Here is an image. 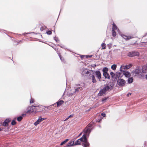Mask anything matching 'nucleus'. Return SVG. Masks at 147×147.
Listing matches in <instances>:
<instances>
[{
  "label": "nucleus",
  "instance_id": "f257e3e1",
  "mask_svg": "<svg viewBox=\"0 0 147 147\" xmlns=\"http://www.w3.org/2000/svg\"><path fill=\"white\" fill-rule=\"evenodd\" d=\"M85 134L79 139L78 140L74 142V145H80L81 142H82V145L84 147H89L90 144L88 142L86 136H89L91 130L90 128H86L84 130Z\"/></svg>",
  "mask_w": 147,
  "mask_h": 147
},
{
  "label": "nucleus",
  "instance_id": "f03ea898",
  "mask_svg": "<svg viewBox=\"0 0 147 147\" xmlns=\"http://www.w3.org/2000/svg\"><path fill=\"white\" fill-rule=\"evenodd\" d=\"M39 107L38 106H32L28 108V110L26 113L35 114L36 112H38Z\"/></svg>",
  "mask_w": 147,
  "mask_h": 147
},
{
  "label": "nucleus",
  "instance_id": "7ed1b4c3",
  "mask_svg": "<svg viewBox=\"0 0 147 147\" xmlns=\"http://www.w3.org/2000/svg\"><path fill=\"white\" fill-rule=\"evenodd\" d=\"M142 73L141 69L137 68L132 71V74L134 76H137L141 78L143 76Z\"/></svg>",
  "mask_w": 147,
  "mask_h": 147
},
{
  "label": "nucleus",
  "instance_id": "20e7f679",
  "mask_svg": "<svg viewBox=\"0 0 147 147\" xmlns=\"http://www.w3.org/2000/svg\"><path fill=\"white\" fill-rule=\"evenodd\" d=\"M114 84L113 82H110L105 85L103 88L106 91H110L113 88Z\"/></svg>",
  "mask_w": 147,
  "mask_h": 147
},
{
  "label": "nucleus",
  "instance_id": "39448f33",
  "mask_svg": "<svg viewBox=\"0 0 147 147\" xmlns=\"http://www.w3.org/2000/svg\"><path fill=\"white\" fill-rule=\"evenodd\" d=\"M85 85V84L84 83H83L82 85V87H77L78 86H80V84H76L75 85L76 86L74 87L75 89V91L74 92L71 94V95H74L76 93H78L79 91H80L82 90L83 89V87H84Z\"/></svg>",
  "mask_w": 147,
  "mask_h": 147
},
{
  "label": "nucleus",
  "instance_id": "423d86ee",
  "mask_svg": "<svg viewBox=\"0 0 147 147\" xmlns=\"http://www.w3.org/2000/svg\"><path fill=\"white\" fill-rule=\"evenodd\" d=\"M122 72L121 73H119V78H121L122 77L123 75H124L126 77H130V73L127 71H125Z\"/></svg>",
  "mask_w": 147,
  "mask_h": 147
},
{
  "label": "nucleus",
  "instance_id": "0eeeda50",
  "mask_svg": "<svg viewBox=\"0 0 147 147\" xmlns=\"http://www.w3.org/2000/svg\"><path fill=\"white\" fill-rule=\"evenodd\" d=\"M125 81L123 79H119L117 81L118 84L120 87L124 86L125 84Z\"/></svg>",
  "mask_w": 147,
  "mask_h": 147
},
{
  "label": "nucleus",
  "instance_id": "6e6552de",
  "mask_svg": "<svg viewBox=\"0 0 147 147\" xmlns=\"http://www.w3.org/2000/svg\"><path fill=\"white\" fill-rule=\"evenodd\" d=\"M132 66V65L130 64L128 65H126L125 66H121L120 70L121 71H124L125 69H128L130 68Z\"/></svg>",
  "mask_w": 147,
  "mask_h": 147
},
{
  "label": "nucleus",
  "instance_id": "1a4fd4ad",
  "mask_svg": "<svg viewBox=\"0 0 147 147\" xmlns=\"http://www.w3.org/2000/svg\"><path fill=\"white\" fill-rule=\"evenodd\" d=\"M139 53L137 51H133L129 52L128 53V56L130 57H132L134 56H138L139 55Z\"/></svg>",
  "mask_w": 147,
  "mask_h": 147
},
{
  "label": "nucleus",
  "instance_id": "9d476101",
  "mask_svg": "<svg viewBox=\"0 0 147 147\" xmlns=\"http://www.w3.org/2000/svg\"><path fill=\"white\" fill-rule=\"evenodd\" d=\"M94 72L96 77L99 80H100L101 78V74L100 72L99 71H95Z\"/></svg>",
  "mask_w": 147,
  "mask_h": 147
},
{
  "label": "nucleus",
  "instance_id": "9b49d317",
  "mask_svg": "<svg viewBox=\"0 0 147 147\" xmlns=\"http://www.w3.org/2000/svg\"><path fill=\"white\" fill-rule=\"evenodd\" d=\"M88 79H91L92 80V82L93 83H95L96 82V81L95 79L94 75H93V74H90L89 75V77H88Z\"/></svg>",
  "mask_w": 147,
  "mask_h": 147
},
{
  "label": "nucleus",
  "instance_id": "f8f14e48",
  "mask_svg": "<svg viewBox=\"0 0 147 147\" xmlns=\"http://www.w3.org/2000/svg\"><path fill=\"white\" fill-rule=\"evenodd\" d=\"M45 119L44 118H41V117H39L38 119L34 123V124L35 126L37 125L38 124H39L41 121Z\"/></svg>",
  "mask_w": 147,
  "mask_h": 147
},
{
  "label": "nucleus",
  "instance_id": "ddd939ff",
  "mask_svg": "<svg viewBox=\"0 0 147 147\" xmlns=\"http://www.w3.org/2000/svg\"><path fill=\"white\" fill-rule=\"evenodd\" d=\"M121 36L123 38L126 40H129L130 39L133 38L132 37L130 36H127L124 34H121Z\"/></svg>",
  "mask_w": 147,
  "mask_h": 147
},
{
  "label": "nucleus",
  "instance_id": "4468645a",
  "mask_svg": "<svg viewBox=\"0 0 147 147\" xmlns=\"http://www.w3.org/2000/svg\"><path fill=\"white\" fill-rule=\"evenodd\" d=\"M141 70L142 73H147V64L142 67Z\"/></svg>",
  "mask_w": 147,
  "mask_h": 147
},
{
  "label": "nucleus",
  "instance_id": "2eb2a0df",
  "mask_svg": "<svg viewBox=\"0 0 147 147\" xmlns=\"http://www.w3.org/2000/svg\"><path fill=\"white\" fill-rule=\"evenodd\" d=\"M106 92L103 88L100 91L99 93L98 94V95L99 96H101L105 94Z\"/></svg>",
  "mask_w": 147,
  "mask_h": 147
},
{
  "label": "nucleus",
  "instance_id": "dca6fc26",
  "mask_svg": "<svg viewBox=\"0 0 147 147\" xmlns=\"http://www.w3.org/2000/svg\"><path fill=\"white\" fill-rule=\"evenodd\" d=\"M110 75L112 78L114 79H116L117 76L119 75V73L116 75H115V74L113 72H111L110 73Z\"/></svg>",
  "mask_w": 147,
  "mask_h": 147
},
{
  "label": "nucleus",
  "instance_id": "f3484780",
  "mask_svg": "<svg viewBox=\"0 0 147 147\" xmlns=\"http://www.w3.org/2000/svg\"><path fill=\"white\" fill-rule=\"evenodd\" d=\"M74 141H70L68 143L66 146H65V147L71 146L74 145Z\"/></svg>",
  "mask_w": 147,
  "mask_h": 147
},
{
  "label": "nucleus",
  "instance_id": "a211bd4d",
  "mask_svg": "<svg viewBox=\"0 0 147 147\" xmlns=\"http://www.w3.org/2000/svg\"><path fill=\"white\" fill-rule=\"evenodd\" d=\"M117 30V31L119 32V29L117 28V26L115 25V24L113 23V27L112 28V30Z\"/></svg>",
  "mask_w": 147,
  "mask_h": 147
},
{
  "label": "nucleus",
  "instance_id": "6ab92c4d",
  "mask_svg": "<svg viewBox=\"0 0 147 147\" xmlns=\"http://www.w3.org/2000/svg\"><path fill=\"white\" fill-rule=\"evenodd\" d=\"M64 102V101L62 100H59L56 103L57 105V107H59Z\"/></svg>",
  "mask_w": 147,
  "mask_h": 147
},
{
  "label": "nucleus",
  "instance_id": "aec40b11",
  "mask_svg": "<svg viewBox=\"0 0 147 147\" xmlns=\"http://www.w3.org/2000/svg\"><path fill=\"white\" fill-rule=\"evenodd\" d=\"M133 77L129 78L127 80V82L129 84L132 83L133 81Z\"/></svg>",
  "mask_w": 147,
  "mask_h": 147
},
{
  "label": "nucleus",
  "instance_id": "412c9836",
  "mask_svg": "<svg viewBox=\"0 0 147 147\" xmlns=\"http://www.w3.org/2000/svg\"><path fill=\"white\" fill-rule=\"evenodd\" d=\"M103 76L105 78H107L108 79H110V76L108 73L103 75Z\"/></svg>",
  "mask_w": 147,
  "mask_h": 147
},
{
  "label": "nucleus",
  "instance_id": "4be33fe9",
  "mask_svg": "<svg viewBox=\"0 0 147 147\" xmlns=\"http://www.w3.org/2000/svg\"><path fill=\"white\" fill-rule=\"evenodd\" d=\"M112 36L113 37H115L116 35V33L115 32V30H112Z\"/></svg>",
  "mask_w": 147,
  "mask_h": 147
},
{
  "label": "nucleus",
  "instance_id": "5701e85b",
  "mask_svg": "<svg viewBox=\"0 0 147 147\" xmlns=\"http://www.w3.org/2000/svg\"><path fill=\"white\" fill-rule=\"evenodd\" d=\"M116 65L115 64H113L111 66V68L112 69L115 70L116 68Z\"/></svg>",
  "mask_w": 147,
  "mask_h": 147
},
{
  "label": "nucleus",
  "instance_id": "b1692460",
  "mask_svg": "<svg viewBox=\"0 0 147 147\" xmlns=\"http://www.w3.org/2000/svg\"><path fill=\"white\" fill-rule=\"evenodd\" d=\"M68 140H69V139H66L64 141H63V142H61V144H60V145H63V144H65V143L67 142L68 141Z\"/></svg>",
  "mask_w": 147,
  "mask_h": 147
},
{
  "label": "nucleus",
  "instance_id": "393cba45",
  "mask_svg": "<svg viewBox=\"0 0 147 147\" xmlns=\"http://www.w3.org/2000/svg\"><path fill=\"white\" fill-rule=\"evenodd\" d=\"M108 68L107 67H104L102 70V71L103 73H104L105 72H106L107 71H108Z\"/></svg>",
  "mask_w": 147,
  "mask_h": 147
},
{
  "label": "nucleus",
  "instance_id": "a878e982",
  "mask_svg": "<svg viewBox=\"0 0 147 147\" xmlns=\"http://www.w3.org/2000/svg\"><path fill=\"white\" fill-rule=\"evenodd\" d=\"M23 118L22 117V116H19L17 118V120L18 121H21Z\"/></svg>",
  "mask_w": 147,
  "mask_h": 147
},
{
  "label": "nucleus",
  "instance_id": "bb28decb",
  "mask_svg": "<svg viewBox=\"0 0 147 147\" xmlns=\"http://www.w3.org/2000/svg\"><path fill=\"white\" fill-rule=\"evenodd\" d=\"M101 46L102 47V49H105L106 48V45L105 43H102L101 44Z\"/></svg>",
  "mask_w": 147,
  "mask_h": 147
},
{
  "label": "nucleus",
  "instance_id": "cd10ccee",
  "mask_svg": "<svg viewBox=\"0 0 147 147\" xmlns=\"http://www.w3.org/2000/svg\"><path fill=\"white\" fill-rule=\"evenodd\" d=\"M3 126H8V124L5 121H4L3 123Z\"/></svg>",
  "mask_w": 147,
  "mask_h": 147
},
{
  "label": "nucleus",
  "instance_id": "c85d7f7f",
  "mask_svg": "<svg viewBox=\"0 0 147 147\" xmlns=\"http://www.w3.org/2000/svg\"><path fill=\"white\" fill-rule=\"evenodd\" d=\"M74 115H73V114H71V115H70L68 117H67V118H66L65 120H64V121H67V120H68L69 118H71V117H73Z\"/></svg>",
  "mask_w": 147,
  "mask_h": 147
},
{
  "label": "nucleus",
  "instance_id": "c756f323",
  "mask_svg": "<svg viewBox=\"0 0 147 147\" xmlns=\"http://www.w3.org/2000/svg\"><path fill=\"white\" fill-rule=\"evenodd\" d=\"M5 121L8 124L11 121V119H6L5 120Z\"/></svg>",
  "mask_w": 147,
  "mask_h": 147
},
{
  "label": "nucleus",
  "instance_id": "7c9ffc66",
  "mask_svg": "<svg viewBox=\"0 0 147 147\" xmlns=\"http://www.w3.org/2000/svg\"><path fill=\"white\" fill-rule=\"evenodd\" d=\"M16 124V122L15 120H13L12 121L11 123V124L12 125H15Z\"/></svg>",
  "mask_w": 147,
  "mask_h": 147
},
{
  "label": "nucleus",
  "instance_id": "2f4dec72",
  "mask_svg": "<svg viewBox=\"0 0 147 147\" xmlns=\"http://www.w3.org/2000/svg\"><path fill=\"white\" fill-rule=\"evenodd\" d=\"M108 97H105L102 99V101L103 102H105L106 100L107 99Z\"/></svg>",
  "mask_w": 147,
  "mask_h": 147
},
{
  "label": "nucleus",
  "instance_id": "473e14b6",
  "mask_svg": "<svg viewBox=\"0 0 147 147\" xmlns=\"http://www.w3.org/2000/svg\"><path fill=\"white\" fill-rule=\"evenodd\" d=\"M54 38L57 42H59V39L57 38H56L55 36Z\"/></svg>",
  "mask_w": 147,
  "mask_h": 147
},
{
  "label": "nucleus",
  "instance_id": "72a5a7b5",
  "mask_svg": "<svg viewBox=\"0 0 147 147\" xmlns=\"http://www.w3.org/2000/svg\"><path fill=\"white\" fill-rule=\"evenodd\" d=\"M46 33L50 35L52 34V32L51 31H48L46 32Z\"/></svg>",
  "mask_w": 147,
  "mask_h": 147
},
{
  "label": "nucleus",
  "instance_id": "f704fd0d",
  "mask_svg": "<svg viewBox=\"0 0 147 147\" xmlns=\"http://www.w3.org/2000/svg\"><path fill=\"white\" fill-rule=\"evenodd\" d=\"M91 72V71H87L86 72V74H87V76H88V75H90V74H91L90 72Z\"/></svg>",
  "mask_w": 147,
  "mask_h": 147
},
{
  "label": "nucleus",
  "instance_id": "c9c22d12",
  "mask_svg": "<svg viewBox=\"0 0 147 147\" xmlns=\"http://www.w3.org/2000/svg\"><path fill=\"white\" fill-rule=\"evenodd\" d=\"M144 147H147V142L145 141L144 144Z\"/></svg>",
  "mask_w": 147,
  "mask_h": 147
},
{
  "label": "nucleus",
  "instance_id": "e433bc0d",
  "mask_svg": "<svg viewBox=\"0 0 147 147\" xmlns=\"http://www.w3.org/2000/svg\"><path fill=\"white\" fill-rule=\"evenodd\" d=\"M59 56L60 59L62 61H63L64 60L63 58L61 56V55H60L59 54Z\"/></svg>",
  "mask_w": 147,
  "mask_h": 147
},
{
  "label": "nucleus",
  "instance_id": "4c0bfd02",
  "mask_svg": "<svg viewBox=\"0 0 147 147\" xmlns=\"http://www.w3.org/2000/svg\"><path fill=\"white\" fill-rule=\"evenodd\" d=\"M34 102V100L33 99L31 98V100L30 101V102L31 103H33Z\"/></svg>",
  "mask_w": 147,
  "mask_h": 147
},
{
  "label": "nucleus",
  "instance_id": "58836bf2",
  "mask_svg": "<svg viewBox=\"0 0 147 147\" xmlns=\"http://www.w3.org/2000/svg\"><path fill=\"white\" fill-rule=\"evenodd\" d=\"M101 115L103 117H105L106 116V115L105 113H102L101 114Z\"/></svg>",
  "mask_w": 147,
  "mask_h": 147
},
{
  "label": "nucleus",
  "instance_id": "ea45409f",
  "mask_svg": "<svg viewBox=\"0 0 147 147\" xmlns=\"http://www.w3.org/2000/svg\"><path fill=\"white\" fill-rule=\"evenodd\" d=\"M131 94V93H129L127 94V96H129V95H130Z\"/></svg>",
  "mask_w": 147,
  "mask_h": 147
},
{
  "label": "nucleus",
  "instance_id": "a19ab883",
  "mask_svg": "<svg viewBox=\"0 0 147 147\" xmlns=\"http://www.w3.org/2000/svg\"><path fill=\"white\" fill-rule=\"evenodd\" d=\"M108 71H107L106 72H105L104 73H103V75H104L108 73Z\"/></svg>",
  "mask_w": 147,
  "mask_h": 147
},
{
  "label": "nucleus",
  "instance_id": "79ce46f5",
  "mask_svg": "<svg viewBox=\"0 0 147 147\" xmlns=\"http://www.w3.org/2000/svg\"><path fill=\"white\" fill-rule=\"evenodd\" d=\"M26 114H22V117L25 116H26Z\"/></svg>",
  "mask_w": 147,
  "mask_h": 147
},
{
  "label": "nucleus",
  "instance_id": "37998d69",
  "mask_svg": "<svg viewBox=\"0 0 147 147\" xmlns=\"http://www.w3.org/2000/svg\"><path fill=\"white\" fill-rule=\"evenodd\" d=\"M145 79L147 80V74L145 75Z\"/></svg>",
  "mask_w": 147,
  "mask_h": 147
},
{
  "label": "nucleus",
  "instance_id": "c03bdc74",
  "mask_svg": "<svg viewBox=\"0 0 147 147\" xmlns=\"http://www.w3.org/2000/svg\"><path fill=\"white\" fill-rule=\"evenodd\" d=\"M84 55H81V57L82 58H83L84 57Z\"/></svg>",
  "mask_w": 147,
  "mask_h": 147
},
{
  "label": "nucleus",
  "instance_id": "a18cd8bd",
  "mask_svg": "<svg viewBox=\"0 0 147 147\" xmlns=\"http://www.w3.org/2000/svg\"><path fill=\"white\" fill-rule=\"evenodd\" d=\"M58 46H59L61 47L62 48H63V46H60L59 45H58Z\"/></svg>",
  "mask_w": 147,
  "mask_h": 147
},
{
  "label": "nucleus",
  "instance_id": "49530a36",
  "mask_svg": "<svg viewBox=\"0 0 147 147\" xmlns=\"http://www.w3.org/2000/svg\"><path fill=\"white\" fill-rule=\"evenodd\" d=\"M81 134H82V133H80V134L78 136L79 137V136H80L81 135Z\"/></svg>",
  "mask_w": 147,
  "mask_h": 147
},
{
  "label": "nucleus",
  "instance_id": "de8ad7c7",
  "mask_svg": "<svg viewBox=\"0 0 147 147\" xmlns=\"http://www.w3.org/2000/svg\"><path fill=\"white\" fill-rule=\"evenodd\" d=\"M1 131V129L0 128V131Z\"/></svg>",
  "mask_w": 147,
  "mask_h": 147
},
{
  "label": "nucleus",
  "instance_id": "09e8293b",
  "mask_svg": "<svg viewBox=\"0 0 147 147\" xmlns=\"http://www.w3.org/2000/svg\"><path fill=\"white\" fill-rule=\"evenodd\" d=\"M100 121V120H99V121H98V122H99Z\"/></svg>",
  "mask_w": 147,
  "mask_h": 147
},
{
  "label": "nucleus",
  "instance_id": "8fccbe9b",
  "mask_svg": "<svg viewBox=\"0 0 147 147\" xmlns=\"http://www.w3.org/2000/svg\"><path fill=\"white\" fill-rule=\"evenodd\" d=\"M54 32H55V30H54Z\"/></svg>",
  "mask_w": 147,
  "mask_h": 147
}]
</instances>
